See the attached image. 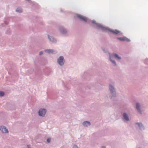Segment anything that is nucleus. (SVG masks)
<instances>
[{
	"instance_id": "9d476101",
	"label": "nucleus",
	"mask_w": 148,
	"mask_h": 148,
	"mask_svg": "<svg viewBox=\"0 0 148 148\" xmlns=\"http://www.w3.org/2000/svg\"><path fill=\"white\" fill-rule=\"evenodd\" d=\"M45 51L49 53H53V51L51 49L46 50Z\"/></svg>"
},
{
	"instance_id": "1a4fd4ad",
	"label": "nucleus",
	"mask_w": 148,
	"mask_h": 148,
	"mask_svg": "<svg viewBox=\"0 0 148 148\" xmlns=\"http://www.w3.org/2000/svg\"><path fill=\"white\" fill-rule=\"evenodd\" d=\"M109 89L110 90L111 93H112L114 90V88L113 86L110 85L109 86Z\"/></svg>"
},
{
	"instance_id": "f257e3e1",
	"label": "nucleus",
	"mask_w": 148,
	"mask_h": 148,
	"mask_svg": "<svg viewBox=\"0 0 148 148\" xmlns=\"http://www.w3.org/2000/svg\"><path fill=\"white\" fill-rule=\"evenodd\" d=\"M46 113V110L43 109H40L38 112L39 115L40 116H44Z\"/></svg>"
},
{
	"instance_id": "f8f14e48",
	"label": "nucleus",
	"mask_w": 148,
	"mask_h": 148,
	"mask_svg": "<svg viewBox=\"0 0 148 148\" xmlns=\"http://www.w3.org/2000/svg\"><path fill=\"white\" fill-rule=\"evenodd\" d=\"M113 55L115 57L117 58L119 60H120L121 59V58L119 56L116 54H113Z\"/></svg>"
},
{
	"instance_id": "6ab92c4d",
	"label": "nucleus",
	"mask_w": 148,
	"mask_h": 148,
	"mask_svg": "<svg viewBox=\"0 0 148 148\" xmlns=\"http://www.w3.org/2000/svg\"><path fill=\"white\" fill-rule=\"evenodd\" d=\"M110 60L115 65H116V62H115V61L114 60H112L111 59V56H110Z\"/></svg>"
},
{
	"instance_id": "aec40b11",
	"label": "nucleus",
	"mask_w": 148,
	"mask_h": 148,
	"mask_svg": "<svg viewBox=\"0 0 148 148\" xmlns=\"http://www.w3.org/2000/svg\"><path fill=\"white\" fill-rule=\"evenodd\" d=\"M51 139L50 138H48L47 140V141L48 143H49L51 141Z\"/></svg>"
},
{
	"instance_id": "7ed1b4c3",
	"label": "nucleus",
	"mask_w": 148,
	"mask_h": 148,
	"mask_svg": "<svg viewBox=\"0 0 148 148\" xmlns=\"http://www.w3.org/2000/svg\"><path fill=\"white\" fill-rule=\"evenodd\" d=\"M0 130L3 133H8V129L4 126H0Z\"/></svg>"
},
{
	"instance_id": "412c9836",
	"label": "nucleus",
	"mask_w": 148,
	"mask_h": 148,
	"mask_svg": "<svg viewBox=\"0 0 148 148\" xmlns=\"http://www.w3.org/2000/svg\"><path fill=\"white\" fill-rule=\"evenodd\" d=\"M73 148H77V145H74L73 147Z\"/></svg>"
},
{
	"instance_id": "39448f33",
	"label": "nucleus",
	"mask_w": 148,
	"mask_h": 148,
	"mask_svg": "<svg viewBox=\"0 0 148 148\" xmlns=\"http://www.w3.org/2000/svg\"><path fill=\"white\" fill-rule=\"evenodd\" d=\"M118 39L121 41H129V40L128 38L125 37L119 38H118Z\"/></svg>"
},
{
	"instance_id": "6e6552de",
	"label": "nucleus",
	"mask_w": 148,
	"mask_h": 148,
	"mask_svg": "<svg viewBox=\"0 0 148 148\" xmlns=\"http://www.w3.org/2000/svg\"><path fill=\"white\" fill-rule=\"evenodd\" d=\"M123 117L124 119L126 121H129V119L128 117L127 114L126 113H124L123 114Z\"/></svg>"
},
{
	"instance_id": "5701e85b",
	"label": "nucleus",
	"mask_w": 148,
	"mask_h": 148,
	"mask_svg": "<svg viewBox=\"0 0 148 148\" xmlns=\"http://www.w3.org/2000/svg\"><path fill=\"white\" fill-rule=\"evenodd\" d=\"M101 148H105V147L104 146H102L101 147Z\"/></svg>"
},
{
	"instance_id": "dca6fc26",
	"label": "nucleus",
	"mask_w": 148,
	"mask_h": 148,
	"mask_svg": "<svg viewBox=\"0 0 148 148\" xmlns=\"http://www.w3.org/2000/svg\"><path fill=\"white\" fill-rule=\"evenodd\" d=\"M4 95V92L2 91H0V96H3Z\"/></svg>"
},
{
	"instance_id": "2eb2a0df",
	"label": "nucleus",
	"mask_w": 148,
	"mask_h": 148,
	"mask_svg": "<svg viewBox=\"0 0 148 148\" xmlns=\"http://www.w3.org/2000/svg\"><path fill=\"white\" fill-rule=\"evenodd\" d=\"M61 32L63 34H65V33H66V32H67L66 30H65L64 29H63L61 30Z\"/></svg>"
},
{
	"instance_id": "0eeeda50",
	"label": "nucleus",
	"mask_w": 148,
	"mask_h": 148,
	"mask_svg": "<svg viewBox=\"0 0 148 148\" xmlns=\"http://www.w3.org/2000/svg\"><path fill=\"white\" fill-rule=\"evenodd\" d=\"M140 105L139 104L136 103V108L138 111V112L140 113H141V111L140 110L139 107H140Z\"/></svg>"
},
{
	"instance_id": "393cba45",
	"label": "nucleus",
	"mask_w": 148,
	"mask_h": 148,
	"mask_svg": "<svg viewBox=\"0 0 148 148\" xmlns=\"http://www.w3.org/2000/svg\"><path fill=\"white\" fill-rule=\"evenodd\" d=\"M92 23H94V21H92Z\"/></svg>"
},
{
	"instance_id": "ddd939ff",
	"label": "nucleus",
	"mask_w": 148,
	"mask_h": 148,
	"mask_svg": "<svg viewBox=\"0 0 148 148\" xmlns=\"http://www.w3.org/2000/svg\"><path fill=\"white\" fill-rule=\"evenodd\" d=\"M16 11L17 12H22V10L21 8H17L16 10Z\"/></svg>"
},
{
	"instance_id": "9b49d317",
	"label": "nucleus",
	"mask_w": 148,
	"mask_h": 148,
	"mask_svg": "<svg viewBox=\"0 0 148 148\" xmlns=\"http://www.w3.org/2000/svg\"><path fill=\"white\" fill-rule=\"evenodd\" d=\"M111 31L113 33L115 34H118L119 32V31L115 30H111Z\"/></svg>"
},
{
	"instance_id": "f03ea898",
	"label": "nucleus",
	"mask_w": 148,
	"mask_h": 148,
	"mask_svg": "<svg viewBox=\"0 0 148 148\" xmlns=\"http://www.w3.org/2000/svg\"><path fill=\"white\" fill-rule=\"evenodd\" d=\"M58 64L60 65H62L64 64V57L63 56H60L58 60Z\"/></svg>"
},
{
	"instance_id": "f3484780",
	"label": "nucleus",
	"mask_w": 148,
	"mask_h": 148,
	"mask_svg": "<svg viewBox=\"0 0 148 148\" xmlns=\"http://www.w3.org/2000/svg\"><path fill=\"white\" fill-rule=\"evenodd\" d=\"M48 37L50 41H53V37H50L49 36H48Z\"/></svg>"
},
{
	"instance_id": "4468645a",
	"label": "nucleus",
	"mask_w": 148,
	"mask_h": 148,
	"mask_svg": "<svg viewBox=\"0 0 148 148\" xmlns=\"http://www.w3.org/2000/svg\"><path fill=\"white\" fill-rule=\"evenodd\" d=\"M98 26L100 28L102 29L103 30H106V28L104 27L103 26L101 25H99Z\"/></svg>"
},
{
	"instance_id": "b1692460",
	"label": "nucleus",
	"mask_w": 148,
	"mask_h": 148,
	"mask_svg": "<svg viewBox=\"0 0 148 148\" xmlns=\"http://www.w3.org/2000/svg\"><path fill=\"white\" fill-rule=\"evenodd\" d=\"M30 146V145H28L27 146V147L28 148H30L29 147V146Z\"/></svg>"
},
{
	"instance_id": "a211bd4d",
	"label": "nucleus",
	"mask_w": 148,
	"mask_h": 148,
	"mask_svg": "<svg viewBox=\"0 0 148 148\" xmlns=\"http://www.w3.org/2000/svg\"><path fill=\"white\" fill-rule=\"evenodd\" d=\"M136 124H138L139 127H141L143 126V125L141 123H136Z\"/></svg>"
},
{
	"instance_id": "20e7f679",
	"label": "nucleus",
	"mask_w": 148,
	"mask_h": 148,
	"mask_svg": "<svg viewBox=\"0 0 148 148\" xmlns=\"http://www.w3.org/2000/svg\"><path fill=\"white\" fill-rule=\"evenodd\" d=\"M77 16L81 20L85 22H86L87 20V18L85 17H84L80 15L77 14Z\"/></svg>"
},
{
	"instance_id": "4be33fe9",
	"label": "nucleus",
	"mask_w": 148,
	"mask_h": 148,
	"mask_svg": "<svg viewBox=\"0 0 148 148\" xmlns=\"http://www.w3.org/2000/svg\"><path fill=\"white\" fill-rule=\"evenodd\" d=\"M42 53H43L42 52V51L40 52L39 53V55H41L42 54Z\"/></svg>"
},
{
	"instance_id": "423d86ee",
	"label": "nucleus",
	"mask_w": 148,
	"mask_h": 148,
	"mask_svg": "<svg viewBox=\"0 0 148 148\" xmlns=\"http://www.w3.org/2000/svg\"><path fill=\"white\" fill-rule=\"evenodd\" d=\"M83 125L84 126H88L90 125V122L88 121H84L83 123Z\"/></svg>"
}]
</instances>
